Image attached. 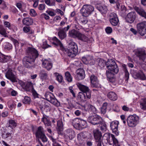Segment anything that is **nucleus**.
<instances>
[{
	"label": "nucleus",
	"instance_id": "obj_51",
	"mask_svg": "<svg viewBox=\"0 0 146 146\" xmlns=\"http://www.w3.org/2000/svg\"><path fill=\"white\" fill-rule=\"evenodd\" d=\"M91 86L93 87L99 88L101 87V85L99 83L98 80L93 82L91 83Z\"/></svg>",
	"mask_w": 146,
	"mask_h": 146
},
{
	"label": "nucleus",
	"instance_id": "obj_64",
	"mask_svg": "<svg viewBox=\"0 0 146 146\" xmlns=\"http://www.w3.org/2000/svg\"><path fill=\"white\" fill-rule=\"evenodd\" d=\"M30 15L33 16H35L36 15V13L35 11L33 9H31L30 11Z\"/></svg>",
	"mask_w": 146,
	"mask_h": 146
},
{
	"label": "nucleus",
	"instance_id": "obj_9",
	"mask_svg": "<svg viewBox=\"0 0 146 146\" xmlns=\"http://www.w3.org/2000/svg\"><path fill=\"white\" fill-rule=\"evenodd\" d=\"M94 10V7L92 6L86 5L83 6L80 11L83 16L86 17L89 16Z\"/></svg>",
	"mask_w": 146,
	"mask_h": 146
},
{
	"label": "nucleus",
	"instance_id": "obj_19",
	"mask_svg": "<svg viewBox=\"0 0 146 146\" xmlns=\"http://www.w3.org/2000/svg\"><path fill=\"white\" fill-rule=\"evenodd\" d=\"M77 74L76 78L78 80H82L85 77L84 71L83 69H78L76 71Z\"/></svg>",
	"mask_w": 146,
	"mask_h": 146
},
{
	"label": "nucleus",
	"instance_id": "obj_1",
	"mask_svg": "<svg viewBox=\"0 0 146 146\" xmlns=\"http://www.w3.org/2000/svg\"><path fill=\"white\" fill-rule=\"evenodd\" d=\"M27 55L23 59L24 66L27 68H30L34 66L35 60L39 55L37 50L35 48L29 47L27 50Z\"/></svg>",
	"mask_w": 146,
	"mask_h": 146
},
{
	"label": "nucleus",
	"instance_id": "obj_14",
	"mask_svg": "<svg viewBox=\"0 0 146 146\" xmlns=\"http://www.w3.org/2000/svg\"><path fill=\"white\" fill-rule=\"evenodd\" d=\"M136 17V14L135 11L129 13L126 16L125 20L127 22L131 23L135 20Z\"/></svg>",
	"mask_w": 146,
	"mask_h": 146
},
{
	"label": "nucleus",
	"instance_id": "obj_39",
	"mask_svg": "<svg viewBox=\"0 0 146 146\" xmlns=\"http://www.w3.org/2000/svg\"><path fill=\"white\" fill-rule=\"evenodd\" d=\"M39 76L42 79H46L48 77V73L43 70H41L40 72Z\"/></svg>",
	"mask_w": 146,
	"mask_h": 146
},
{
	"label": "nucleus",
	"instance_id": "obj_48",
	"mask_svg": "<svg viewBox=\"0 0 146 146\" xmlns=\"http://www.w3.org/2000/svg\"><path fill=\"white\" fill-rule=\"evenodd\" d=\"M87 137V136L83 133L81 132L77 135V138L78 140H83V139Z\"/></svg>",
	"mask_w": 146,
	"mask_h": 146
},
{
	"label": "nucleus",
	"instance_id": "obj_53",
	"mask_svg": "<svg viewBox=\"0 0 146 146\" xmlns=\"http://www.w3.org/2000/svg\"><path fill=\"white\" fill-rule=\"evenodd\" d=\"M80 40H81L84 42L87 41L88 40V37L80 33V36L78 38Z\"/></svg>",
	"mask_w": 146,
	"mask_h": 146
},
{
	"label": "nucleus",
	"instance_id": "obj_42",
	"mask_svg": "<svg viewBox=\"0 0 146 146\" xmlns=\"http://www.w3.org/2000/svg\"><path fill=\"white\" fill-rule=\"evenodd\" d=\"M140 106L142 110H146V98L142 99L140 102Z\"/></svg>",
	"mask_w": 146,
	"mask_h": 146
},
{
	"label": "nucleus",
	"instance_id": "obj_41",
	"mask_svg": "<svg viewBox=\"0 0 146 146\" xmlns=\"http://www.w3.org/2000/svg\"><path fill=\"white\" fill-rule=\"evenodd\" d=\"M97 60L98 62V65L101 67H104L105 65H106V62L103 59L100 58H98Z\"/></svg>",
	"mask_w": 146,
	"mask_h": 146
},
{
	"label": "nucleus",
	"instance_id": "obj_10",
	"mask_svg": "<svg viewBox=\"0 0 146 146\" xmlns=\"http://www.w3.org/2000/svg\"><path fill=\"white\" fill-rule=\"evenodd\" d=\"M37 138H40L43 142H46L47 139L43 131V128L41 126L39 127L35 133Z\"/></svg>",
	"mask_w": 146,
	"mask_h": 146
},
{
	"label": "nucleus",
	"instance_id": "obj_2",
	"mask_svg": "<svg viewBox=\"0 0 146 146\" xmlns=\"http://www.w3.org/2000/svg\"><path fill=\"white\" fill-rule=\"evenodd\" d=\"M102 143L104 146H113V144L116 146H119L118 141L115 136L108 133L104 135Z\"/></svg>",
	"mask_w": 146,
	"mask_h": 146
},
{
	"label": "nucleus",
	"instance_id": "obj_7",
	"mask_svg": "<svg viewBox=\"0 0 146 146\" xmlns=\"http://www.w3.org/2000/svg\"><path fill=\"white\" fill-rule=\"evenodd\" d=\"M103 120L102 118L97 114L89 116L88 119V121L93 125L99 124Z\"/></svg>",
	"mask_w": 146,
	"mask_h": 146
},
{
	"label": "nucleus",
	"instance_id": "obj_50",
	"mask_svg": "<svg viewBox=\"0 0 146 146\" xmlns=\"http://www.w3.org/2000/svg\"><path fill=\"white\" fill-rule=\"evenodd\" d=\"M55 76L56 77V80L59 82H62L63 80V77L62 76L59 74L58 73L56 72L54 74Z\"/></svg>",
	"mask_w": 146,
	"mask_h": 146
},
{
	"label": "nucleus",
	"instance_id": "obj_62",
	"mask_svg": "<svg viewBox=\"0 0 146 146\" xmlns=\"http://www.w3.org/2000/svg\"><path fill=\"white\" fill-rule=\"evenodd\" d=\"M5 48L8 50H9L12 48V46L11 44L7 43L5 46Z\"/></svg>",
	"mask_w": 146,
	"mask_h": 146
},
{
	"label": "nucleus",
	"instance_id": "obj_36",
	"mask_svg": "<svg viewBox=\"0 0 146 146\" xmlns=\"http://www.w3.org/2000/svg\"><path fill=\"white\" fill-rule=\"evenodd\" d=\"M123 69L125 72V78L126 81H127L129 77V73L125 65L123 64L122 65Z\"/></svg>",
	"mask_w": 146,
	"mask_h": 146
},
{
	"label": "nucleus",
	"instance_id": "obj_31",
	"mask_svg": "<svg viewBox=\"0 0 146 146\" xmlns=\"http://www.w3.org/2000/svg\"><path fill=\"white\" fill-rule=\"evenodd\" d=\"M25 90L27 92H30L34 88L33 84L31 82H27L25 87Z\"/></svg>",
	"mask_w": 146,
	"mask_h": 146
},
{
	"label": "nucleus",
	"instance_id": "obj_33",
	"mask_svg": "<svg viewBox=\"0 0 146 146\" xmlns=\"http://www.w3.org/2000/svg\"><path fill=\"white\" fill-rule=\"evenodd\" d=\"M97 9L102 13L105 14L108 10L107 7L104 5H98L97 7Z\"/></svg>",
	"mask_w": 146,
	"mask_h": 146
},
{
	"label": "nucleus",
	"instance_id": "obj_18",
	"mask_svg": "<svg viewBox=\"0 0 146 146\" xmlns=\"http://www.w3.org/2000/svg\"><path fill=\"white\" fill-rule=\"evenodd\" d=\"M133 9L138 15L146 19V12L143 8L135 6Z\"/></svg>",
	"mask_w": 146,
	"mask_h": 146
},
{
	"label": "nucleus",
	"instance_id": "obj_60",
	"mask_svg": "<svg viewBox=\"0 0 146 146\" xmlns=\"http://www.w3.org/2000/svg\"><path fill=\"white\" fill-rule=\"evenodd\" d=\"M105 31L107 34H110L112 32V29L110 27H108L106 28Z\"/></svg>",
	"mask_w": 146,
	"mask_h": 146
},
{
	"label": "nucleus",
	"instance_id": "obj_20",
	"mask_svg": "<svg viewBox=\"0 0 146 146\" xmlns=\"http://www.w3.org/2000/svg\"><path fill=\"white\" fill-rule=\"evenodd\" d=\"M95 142H102V135L101 133L98 129H95L93 131Z\"/></svg>",
	"mask_w": 146,
	"mask_h": 146
},
{
	"label": "nucleus",
	"instance_id": "obj_40",
	"mask_svg": "<svg viewBox=\"0 0 146 146\" xmlns=\"http://www.w3.org/2000/svg\"><path fill=\"white\" fill-rule=\"evenodd\" d=\"M58 35L59 38L61 40L64 39L66 36V34L65 32L63 31L60 30L58 33Z\"/></svg>",
	"mask_w": 146,
	"mask_h": 146
},
{
	"label": "nucleus",
	"instance_id": "obj_34",
	"mask_svg": "<svg viewBox=\"0 0 146 146\" xmlns=\"http://www.w3.org/2000/svg\"><path fill=\"white\" fill-rule=\"evenodd\" d=\"M100 130L103 132H104L107 130V127L106 123L103 120L99 124Z\"/></svg>",
	"mask_w": 146,
	"mask_h": 146
},
{
	"label": "nucleus",
	"instance_id": "obj_56",
	"mask_svg": "<svg viewBox=\"0 0 146 146\" xmlns=\"http://www.w3.org/2000/svg\"><path fill=\"white\" fill-rule=\"evenodd\" d=\"M11 40L13 42L15 46V47L16 50H18V46L19 44V43L18 41L12 38L11 39Z\"/></svg>",
	"mask_w": 146,
	"mask_h": 146
},
{
	"label": "nucleus",
	"instance_id": "obj_32",
	"mask_svg": "<svg viewBox=\"0 0 146 146\" xmlns=\"http://www.w3.org/2000/svg\"><path fill=\"white\" fill-rule=\"evenodd\" d=\"M80 119L76 118L72 120V125L75 128L78 129L80 127Z\"/></svg>",
	"mask_w": 146,
	"mask_h": 146
},
{
	"label": "nucleus",
	"instance_id": "obj_61",
	"mask_svg": "<svg viewBox=\"0 0 146 146\" xmlns=\"http://www.w3.org/2000/svg\"><path fill=\"white\" fill-rule=\"evenodd\" d=\"M91 92L90 90H88V91H87L84 93L85 94L87 98V99H90L91 98Z\"/></svg>",
	"mask_w": 146,
	"mask_h": 146
},
{
	"label": "nucleus",
	"instance_id": "obj_58",
	"mask_svg": "<svg viewBox=\"0 0 146 146\" xmlns=\"http://www.w3.org/2000/svg\"><path fill=\"white\" fill-rule=\"evenodd\" d=\"M80 127L82 128V127L85 125L86 123V121L80 119Z\"/></svg>",
	"mask_w": 146,
	"mask_h": 146
},
{
	"label": "nucleus",
	"instance_id": "obj_37",
	"mask_svg": "<svg viewBox=\"0 0 146 146\" xmlns=\"http://www.w3.org/2000/svg\"><path fill=\"white\" fill-rule=\"evenodd\" d=\"M78 98L81 101L84 102L87 100L85 94L82 92H80L78 94Z\"/></svg>",
	"mask_w": 146,
	"mask_h": 146
},
{
	"label": "nucleus",
	"instance_id": "obj_35",
	"mask_svg": "<svg viewBox=\"0 0 146 146\" xmlns=\"http://www.w3.org/2000/svg\"><path fill=\"white\" fill-rule=\"evenodd\" d=\"M123 69L125 72V78L126 81H127L129 77V73L125 65L123 64L122 65Z\"/></svg>",
	"mask_w": 146,
	"mask_h": 146
},
{
	"label": "nucleus",
	"instance_id": "obj_44",
	"mask_svg": "<svg viewBox=\"0 0 146 146\" xmlns=\"http://www.w3.org/2000/svg\"><path fill=\"white\" fill-rule=\"evenodd\" d=\"M108 105V104L106 102L104 103L101 108V112L102 114L104 115L106 112L107 107Z\"/></svg>",
	"mask_w": 146,
	"mask_h": 146
},
{
	"label": "nucleus",
	"instance_id": "obj_54",
	"mask_svg": "<svg viewBox=\"0 0 146 146\" xmlns=\"http://www.w3.org/2000/svg\"><path fill=\"white\" fill-rule=\"evenodd\" d=\"M30 98L28 96H25L23 100V103L25 104H29L31 102Z\"/></svg>",
	"mask_w": 146,
	"mask_h": 146
},
{
	"label": "nucleus",
	"instance_id": "obj_13",
	"mask_svg": "<svg viewBox=\"0 0 146 146\" xmlns=\"http://www.w3.org/2000/svg\"><path fill=\"white\" fill-rule=\"evenodd\" d=\"M110 21L111 24L113 26H117L119 22L117 15L113 13L110 14L109 16Z\"/></svg>",
	"mask_w": 146,
	"mask_h": 146
},
{
	"label": "nucleus",
	"instance_id": "obj_38",
	"mask_svg": "<svg viewBox=\"0 0 146 146\" xmlns=\"http://www.w3.org/2000/svg\"><path fill=\"white\" fill-rule=\"evenodd\" d=\"M86 107L87 108V110L89 111H92L94 113L96 112V109L92 105L90 104H87L86 105Z\"/></svg>",
	"mask_w": 146,
	"mask_h": 146
},
{
	"label": "nucleus",
	"instance_id": "obj_28",
	"mask_svg": "<svg viewBox=\"0 0 146 146\" xmlns=\"http://www.w3.org/2000/svg\"><path fill=\"white\" fill-rule=\"evenodd\" d=\"M23 24L29 26L33 23V20L32 19L29 17L24 18L22 21Z\"/></svg>",
	"mask_w": 146,
	"mask_h": 146
},
{
	"label": "nucleus",
	"instance_id": "obj_27",
	"mask_svg": "<svg viewBox=\"0 0 146 146\" xmlns=\"http://www.w3.org/2000/svg\"><path fill=\"white\" fill-rule=\"evenodd\" d=\"M77 85L80 90L83 93H85L90 90V89L88 87L82 85L80 83H77Z\"/></svg>",
	"mask_w": 146,
	"mask_h": 146
},
{
	"label": "nucleus",
	"instance_id": "obj_22",
	"mask_svg": "<svg viewBox=\"0 0 146 146\" xmlns=\"http://www.w3.org/2000/svg\"><path fill=\"white\" fill-rule=\"evenodd\" d=\"M65 136L68 137L70 140H72L75 137L74 131L72 129H68L65 131Z\"/></svg>",
	"mask_w": 146,
	"mask_h": 146
},
{
	"label": "nucleus",
	"instance_id": "obj_24",
	"mask_svg": "<svg viewBox=\"0 0 146 146\" xmlns=\"http://www.w3.org/2000/svg\"><path fill=\"white\" fill-rule=\"evenodd\" d=\"M80 33L78 31L74 29H73L70 30L68 33V36L70 37L76 38H78L80 36Z\"/></svg>",
	"mask_w": 146,
	"mask_h": 146
},
{
	"label": "nucleus",
	"instance_id": "obj_8",
	"mask_svg": "<svg viewBox=\"0 0 146 146\" xmlns=\"http://www.w3.org/2000/svg\"><path fill=\"white\" fill-rule=\"evenodd\" d=\"M135 55L139 60L144 62L146 58V52L145 50L143 48H138L135 50Z\"/></svg>",
	"mask_w": 146,
	"mask_h": 146
},
{
	"label": "nucleus",
	"instance_id": "obj_30",
	"mask_svg": "<svg viewBox=\"0 0 146 146\" xmlns=\"http://www.w3.org/2000/svg\"><path fill=\"white\" fill-rule=\"evenodd\" d=\"M53 42L52 43L57 46H59L61 48L63 47V45L60 41L56 37H54L52 39Z\"/></svg>",
	"mask_w": 146,
	"mask_h": 146
},
{
	"label": "nucleus",
	"instance_id": "obj_23",
	"mask_svg": "<svg viewBox=\"0 0 146 146\" xmlns=\"http://www.w3.org/2000/svg\"><path fill=\"white\" fill-rule=\"evenodd\" d=\"M42 66L47 70H49L51 69L52 67V64L51 62L46 59H42Z\"/></svg>",
	"mask_w": 146,
	"mask_h": 146
},
{
	"label": "nucleus",
	"instance_id": "obj_59",
	"mask_svg": "<svg viewBox=\"0 0 146 146\" xmlns=\"http://www.w3.org/2000/svg\"><path fill=\"white\" fill-rule=\"evenodd\" d=\"M46 5L44 4H40L38 6V9L41 11H43L45 8Z\"/></svg>",
	"mask_w": 146,
	"mask_h": 146
},
{
	"label": "nucleus",
	"instance_id": "obj_47",
	"mask_svg": "<svg viewBox=\"0 0 146 146\" xmlns=\"http://www.w3.org/2000/svg\"><path fill=\"white\" fill-rule=\"evenodd\" d=\"M65 77L66 80L68 82H70L72 81V78L69 72L67 71L65 73Z\"/></svg>",
	"mask_w": 146,
	"mask_h": 146
},
{
	"label": "nucleus",
	"instance_id": "obj_3",
	"mask_svg": "<svg viewBox=\"0 0 146 146\" xmlns=\"http://www.w3.org/2000/svg\"><path fill=\"white\" fill-rule=\"evenodd\" d=\"M68 56L71 58L75 56L78 51V48L76 44L74 42L69 43L68 48L66 50Z\"/></svg>",
	"mask_w": 146,
	"mask_h": 146
},
{
	"label": "nucleus",
	"instance_id": "obj_43",
	"mask_svg": "<svg viewBox=\"0 0 146 146\" xmlns=\"http://www.w3.org/2000/svg\"><path fill=\"white\" fill-rule=\"evenodd\" d=\"M112 73L109 71H106V74L107 77L109 80L111 82H113L114 81V79L111 76H113Z\"/></svg>",
	"mask_w": 146,
	"mask_h": 146
},
{
	"label": "nucleus",
	"instance_id": "obj_49",
	"mask_svg": "<svg viewBox=\"0 0 146 146\" xmlns=\"http://www.w3.org/2000/svg\"><path fill=\"white\" fill-rule=\"evenodd\" d=\"M78 21L82 25H85L88 22V20L86 17L81 18L78 20Z\"/></svg>",
	"mask_w": 146,
	"mask_h": 146
},
{
	"label": "nucleus",
	"instance_id": "obj_45",
	"mask_svg": "<svg viewBox=\"0 0 146 146\" xmlns=\"http://www.w3.org/2000/svg\"><path fill=\"white\" fill-rule=\"evenodd\" d=\"M57 129L59 131H62L63 130V125L62 121L61 120L57 121Z\"/></svg>",
	"mask_w": 146,
	"mask_h": 146
},
{
	"label": "nucleus",
	"instance_id": "obj_5",
	"mask_svg": "<svg viewBox=\"0 0 146 146\" xmlns=\"http://www.w3.org/2000/svg\"><path fill=\"white\" fill-rule=\"evenodd\" d=\"M45 99L54 106L58 107L60 105V103L55 98L53 94L49 92H46L44 95Z\"/></svg>",
	"mask_w": 146,
	"mask_h": 146
},
{
	"label": "nucleus",
	"instance_id": "obj_57",
	"mask_svg": "<svg viewBox=\"0 0 146 146\" xmlns=\"http://www.w3.org/2000/svg\"><path fill=\"white\" fill-rule=\"evenodd\" d=\"M90 80L91 83L98 80L97 77L93 75L91 76Z\"/></svg>",
	"mask_w": 146,
	"mask_h": 146
},
{
	"label": "nucleus",
	"instance_id": "obj_55",
	"mask_svg": "<svg viewBox=\"0 0 146 146\" xmlns=\"http://www.w3.org/2000/svg\"><path fill=\"white\" fill-rule=\"evenodd\" d=\"M45 3L49 6H54L55 5V3L54 1L50 2V0H44Z\"/></svg>",
	"mask_w": 146,
	"mask_h": 146
},
{
	"label": "nucleus",
	"instance_id": "obj_26",
	"mask_svg": "<svg viewBox=\"0 0 146 146\" xmlns=\"http://www.w3.org/2000/svg\"><path fill=\"white\" fill-rule=\"evenodd\" d=\"M48 116L45 115H43V117L41 119V121L43 122L44 124L46 126H50L51 125V122L48 118Z\"/></svg>",
	"mask_w": 146,
	"mask_h": 146
},
{
	"label": "nucleus",
	"instance_id": "obj_21",
	"mask_svg": "<svg viewBox=\"0 0 146 146\" xmlns=\"http://www.w3.org/2000/svg\"><path fill=\"white\" fill-rule=\"evenodd\" d=\"M135 79H138L142 80H146V76L142 72H138L135 73L133 75Z\"/></svg>",
	"mask_w": 146,
	"mask_h": 146
},
{
	"label": "nucleus",
	"instance_id": "obj_6",
	"mask_svg": "<svg viewBox=\"0 0 146 146\" xmlns=\"http://www.w3.org/2000/svg\"><path fill=\"white\" fill-rule=\"evenodd\" d=\"M127 121L129 127H135L139 122V117L136 115H129L127 117Z\"/></svg>",
	"mask_w": 146,
	"mask_h": 146
},
{
	"label": "nucleus",
	"instance_id": "obj_16",
	"mask_svg": "<svg viewBox=\"0 0 146 146\" xmlns=\"http://www.w3.org/2000/svg\"><path fill=\"white\" fill-rule=\"evenodd\" d=\"M119 122L115 121L112 122L110 125V126L113 133H114L116 135H118L119 134V132L118 130V125Z\"/></svg>",
	"mask_w": 146,
	"mask_h": 146
},
{
	"label": "nucleus",
	"instance_id": "obj_52",
	"mask_svg": "<svg viewBox=\"0 0 146 146\" xmlns=\"http://www.w3.org/2000/svg\"><path fill=\"white\" fill-rule=\"evenodd\" d=\"M9 127H11L12 128L13 127H15L16 126V123L15 121L11 119L9 120Z\"/></svg>",
	"mask_w": 146,
	"mask_h": 146
},
{
	"label": "nucleus",
	"instance_id": "obj_17",
	"mask_svg": "<svg viewBox=\"0 0 146 146\" xmlns=\"http://www.w3.org/2000/svg\"><path fill=\"white\" fill-rule=\"evenodd\" d=\"M1 137L3 139L7 141H10L12 139V133H9L6 130L3 129L1 131Z\"/></svg>",
	"mask_w": 146,
	"mask_h": 146
},
{
	"label": "nucleus",
	"instance_id": "obj_4",
	"mask_svg": "<svg viewBox=\"0 0 146 146\" xmlns=\"http://www.w3.org/2000/svg\"><path fill=\"white\" fill-rule=\"evenodd\" d=\"M107 68L113 74H117L119 71V69L115 61L113 59H109L106 62Z\"/></svg>",
	"mask_w": 146,
	"mask_h": 146
},
{
	"label": "nucleus",
	"instance_id": "obj_25",
	"mask_svg": "<svg viewBox=\"0 0 146 146\" xmlns=\"http://www.w3.org/2000/svg\"><path fill=\"white\" fill-rule=\"evenodd\" d=\"M10 56L5 55L0 52V62L3 63L7 62L11 59Z\"/></svg>",
	"mask_w": 146,
	"mask_h": 146
},
{
	"label": "nucleus",
	"instance_id": "obj_29",
	"mask_svg": "<svg viewBox=\"0 0 146 146\" xmlns=\"http://www.w3.org/2000/svg\"><path fill=\"white\" fill-rule=\"evenodd\" d=\"M107 96L109 99L113 101L116 100L117 98L116 94L112 91L109 92L107 94Z\"/></svg>",
	"mask_w": 146,
	"mask_h": 146
},
{
	"label": "nucleus",
	"instance_id": "obj_15",
	"mask_svg": "<svg viewBox=\"0 0 146 146\" xmlns=\"http://www.w3.org/2000/svg\"><path fill=\"white\" fill-rule=\"evenodd\" d=\"M82 60L85 64L93 65L95 64V61L93 57L90 55L87 56L86 57H82Z\"/></svg>",
	"mask_w": 146,
	"mask_h": 146
},
{
	"label": "nucleus",
	"instance_id": "obj_12",
	"mask_svg": "<svg viewBox=\"0 0 146 146\" xmlns=\"http://www.w3.org/2000/svg\"><path fill=\"white\" fill-rule=\"evenodd\" d=\"M15 72L11 69H9L6 73L5 76L8 79L11 80L12 82H17V76L14 74Z\"/></svg>",
	"mask_w": 146,
	"mask_h": 146
},
{
	"label": "nucleus",
	"instance_id": "obj_63",
	"mask_svg": "<svg viewBox=\"0 0 146 146\" xmlns=\"http://www.w3.org/2000/svg\"><path fill=\"white\" fill-rule=\"evenodd\" d=\"M31 91L35 98H38V94L34 89L32 90Z\"/></svg>",
	"mask_w": 146,
	"mask_h": 146
},
{
	"label": "nucleus",
	"instance_id": "obj_46",
	"mask_svg": "<svg viewBox=\"0 0 146 146\" xmlns=\"http://www.w3.org/2000/svg\"><path fill=\"white\" fill-rule=\"evenodd\" d=\"M0 34L5 37H7L6 29L3 26L0 25Z\"/></svg>",
	"mask_w": 146,
	"mask_h": 146
},
{
	"label": "nucleus",
	"instance_id": "obj_11",
	"mask_svg": "<svg viewBox=\"0 0 146 146\" xmlns=\"http://www.w3.org/2000/svg\"><path fill=\"white\" fill-rule=\"evenodd\" d=\"M137 31L142 36L146 34V22H143L137 25Z\"/></svg>",
	"mask_w": 146,
	"mask_h": 146
}]
</instances>
